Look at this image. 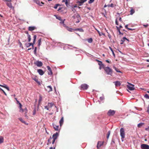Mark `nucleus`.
Listing matches in <instances>:
<instances>
[{
	"mask_svg": "<svg viewBox=\"0 0 149 149\" xmlns=\"http://www.w3.org/2000/svg\"><path fill=\"white\" fill-rule=\"evenodd\" d=\"M104 70L107 74L110 75L111 76L113 74L112 70L109 67H106L104 68Z\"/></svg>",
	"mask_w": 149,
	"mask_h": 149,
	"instance_id": "nucleus-1",
	"label": "nucleus"
},
{
	"mask_svg": "<svg viewBox=\"0 0 149 149\" xmlns=\"http://www.w3.org/2000/svg\"><path fill=\"white\" fill-rule=\"evenodd\" d=\"M120 135L121 137V139L123 141V139L125 138V130L123 128H121L120 130Z\"/></svg>",
	"mask_w": 149,
	"mask_h": 149,
	"instance_id": "nucleus-2",
	"label": "nucleus"
},
{
	"mask_svg": "<svg viewBox=\"0 0 149 149\" xmlns=\"http://www.w3.org/2000/svg\"><path fill=\"white\" fill-rule=\"evenodd\" d=\"M72 18L74 19H75L76 18L77 19V21L76 23H78L80 21V15L77 13L73 15Z\"/></svg>",
	"mask_w": 149,
	"mask_h": 149,
	"instance_id": "nucleus-3",
	"label": "nucleus"
},
{
	"mask_svg": "<svg viewBox=\"0 0 149 149\" xmlns=\"http://www.w3.org/2000/svg\"><path fill=\"white\" fill-rule=\"evenodd\" d=\"M127 83L128 84V85H127V87L129 90L130 91H132L135 89L134 88V86L133 85L131 84L128 82H127Z\"/></svg>",
	"mask_w": 149,
	"mask_h": 149,
	"instance_id": "nucleus-4",
	"label": "nucleus"
},
{
	"mask_svg": "<svg viewBox=\"0 0 149 149\" xmlns=\"http://www.w3.org/2000/svg\"><path fill=\"white\" fill-rule=\"evenodd\" d=\"M88 86L86 84H82L80 87V89L81 90H86L87 89Z\"/></svg>",
	"mask_w": 149,
	"mask_h": 149,
	"instance_id": "nucleus-5",
	"label": "nucleus"
},
{
	"mask_svg": "<svg viewBox=\"0 0 149 149\" xmlns=\"http://www.w3.org/2000/svg\"><path fill=\"white\" fill-rule=\"evenodd\" d=\"M4 1H7L6 3L7 6L11 9H14V7L12 6V3H11V0L8 1L7 0H4Z\"/></svg>",
	"mask_w": 149,
	"mask_h": 149,
	"instance_id": "nucleus-6",
	"label": "nucleus"
},
{
	"mask_svg": "<svg viewBox=\"0 0 149 149\" xmlns=\"http://www.w3.org/2000/svg\"><path fill=\"white\" fill-rule=\"evenodd\" d=\"M37 36L36 35H34L33 37V43H29V45L30 46L32 45V47H33V45L35 44L36 39Z\"/></svg>",
	"mask_w": 149,
	"mask_h": 149,
	"instance_id": "nucleus-7",
	"label": "nucleus"
},
{
	"mask_svg": "<svg viewBox=\"0 0 149 149\" xmlns=\"http://www.w3.org/2000/svg\"><path fill=\"white\" fill-rule=\"evenodd\" d=\"M115 113V111L110 109L108 111L107 114L109 116H112L114 115Z\"/></svg>",
	"mask_w": 149,
	"mask_h": 149,
	"instance_id": "nucleus-8",
	"label": "nucleus"
},
{
	"mask_svg": "<svg viewBox=\"0 0 149 149\" xmlns=\"http://www.w3.org/2000/svg\"><path fill=\"white\" fill-rule=\"evenodd\" d=\"M141 149H149V146L146 144H143L141 146Z\"/></svg>",
	"mask_w": 149,
	"mask_h": 149,
	"instance_id": "nucleus-9",
	"label": "nucleus"
},
{
	"mask_svg": "<svg viewBox=\"0 0 149 149\" xmlns=\"http://www.w3.org/2000/svg\"><path fill=\"white\" fill-rule=\"evenodd\" d=\"M47 68L48 70V74L49 75H52L53 72L50 67L49 66H47Z\"/></svg>",
	"mask_w": 149,
	"mask_h": 149,
	"instance_id": "nucleus-10",
	"label": "nucleus"
},
{
	"mask_svg": "<svg viewBox=\"0 0 149 149\" xmlns=\"http://www.w3.org/2000/svg\"><path fill=\"white\" fill-rule=\"evenodd\" d=\"M34 64L38 67H41L42 65L43 64L41 61H37Z\"/></svg>",
	"mask_w": 149,
	"mask_h": 149,
	"instance_id": "nucleus-11",
	"label": "nucleus"
},
{
	"mask_svg": "<svg viewBox=\"0 0 149 149\" xmlns=\"http://www.w3.org/2000/svg\"><path fill=\"white\" fill-rule=\"evenodd\" d=\"M46 90L48 92L51 91L52 90V88L50 86H47L45 88Z\"/></svg>",
	"mask_w": 149,
	"mask_h": 149,
	"instance_id": "nucleus-12",
	"label": "nucleus"
},
{
	"mask_svg": "<svg viewBox=\"0 0 149 149\" xmlns=\"http://www.w3.org/2000/svg\"><path fill=\"white\" fill-rule=\"evenodd\" d=\"M62 2H65L67 7H68L69 6L70 3V0H63Z\"/></svg>",
	"mask_w": 149,
	"mask_h": 149,
	"instance_id": "nucleus-13",
	"label": "nucleus"
},
{
	"mask_svg": "<svg viewBox=\"0 0 149 149\" xmlns=\"http://www.w3.org/2000/svg\"><path fill=\"white\" fill-rule=\"evenodd\" d=\"M98 65H99V69L100 70H101L102 68L104 69V68L106 67H105V66L104 64H103L102 62H101L100 63H98Z\"/></svg>",
	"mask_w": 149,
	"mask_h": 149,
	"instance_id": "nucleus-14",
	"label": "nucleus"
},
{
	"mask_svg": "<svg viewBox=\"0 0 149 149\" xmlns=\"http://www.w3.org/2000/svg\"><path fill=\"white\" fill-rule=\"evenodd\" d=\"M53 125L54 127V130L56 131H59V127L58 125H57L55 123L53 124Z\"/></svg>",
	"mask_w": 149,
	"mask_h": 149,
	"instance_id": "nucleus-15",
	"label": "nucleus"
},
{
	"mask_svg": "<svg viewBox=\"0 0 149 149\" xmlns=\"http://www.w3.org/2000/svg\"><path fill=\"white\" fill-rule=\"evenodd\" d=\"M80 1H78L77 2V4L79 6H81L82 4L85 1H86V0H80Z\"/></svg>",
	"mask_w": 149,
	"mask_h": 149,
	"instance_id": "nucleus-16",
	"label": "nucleus"
},
{
	"mask_svg": "<svg viewBox=\"0 0 149 149\" xmlns=\"http://www.w3.org/2000/svg\"><path fill=\"white\" fill-rule=\"evenodd\" d=\"M58 136V133L56 132L54 134L52 135V139H54L56 140L57 138V137Z\"/></svg>",
	"mask_w": 149,
	"mask_h": 149,
	"instance_id": "nucleus-17",
	"label": "nucleus"
},
{
	"mask_svg": "<svg viewBox=\"0 0 149 149\" xmlns=\"http://www.w3.org/2000/svg\"><path fill=\"white\" fill-rule=\"evenodd\" d=\"M103 143L102 142L99 141L97 144V148L98 149L99 148L103 145Z\"/></svg>",
	"mask_w": 149,
	"mask_h": 149,
	"instance_id": "nucleus-18",
	"label": "nucleus"
},
{
	"mask_svg": "<svg viewBox=\"0 0 149 149\" xmlns=\"http://www.w3.org/2000/svg\"><path fill=\"white\" fill-rule=\"evenodd\" d=\"M113 83L115 84L116 87L120 86L121 85V83L120 81H116L113 82Z\"/></svg>",
	"mask_w": 149,
	"mask_h": 149,
	"instance_id": "nucleus-19",
	"label": "nucleus"
},
{
	"mask_svg": "<svg viewBox=\"0 0 149 149\" xmlns=\"http://www.w3.org/2000/svg\"><path fill=\"white\" fill-rule=\"evenodd\" d=\"M37 72L41 75H43L44 73V72L42 69H39L38 70Z\"/></svg>",
	"mask_w": 149,
	"mask_h": 149,
	"instance_id": "nucleus-20",
	"label": "nucleus"
},
{
	"mask_svg": "<svg viewBox=\"0 0 149 149\" xmlns=\"http://www.w3.org/2000/svg\"><path fill=\"white\" fill-rule=\"evenodd\" d=\"M36 29V27L35 26H29L28 28V30L29 31H31Z\"/></svg>",
	"mask_w": 149,
	"mask_h": 149,
	"instance_id": "nucleus-21",
	"label": "nucleus"
},
{
	"mask_svg": "<svg viewBox=\"0 0 149 149\" xmlns=\"http://www.w3.org/2000/svg\"><path fill=\"white\" fill-rule=\"evenodd\" d=\"M0 86L4 88H6L8 91H9L10 90L9 89V87L6 84H3V85H1L0 84Z\"/></svg>",
	"mask_w": 149,
	"mask_h": 149,
	"instance_id": "nucleus-22",
	"label": "nucleus"
},
{
	"mask_svg": "<svg viewBox=\"0 0 149 149\" xmlns=\"http://www.w3.org/2000/svg\"><path fill=\"white\" fill-rule=\"evenodd\" d=\"M20 111L22 112H24L25 113H26L27 112V110L26 108H25L24 109H23L22 108L20 109Z\"/></svg>",
	"mask_w": 149,
	"mask_h": 149,
	"instance_id": "nucleus-23",
	"label": "nucleus"
},
{
	"mask_svg": "<svg viewBox=\"0 0 149 149\" xmlns=\"http://www.w3.org/2000/svg\"><path fill=\"white\" fill-rule=\"evenodd\" d=\"M126 40L128 41H129V40L128 39H127L126 37H123L122 39L121 40V41H122V42L120 43L121 44H122L123 43V42H125V40Z\"/></svg>",
	"mask_w": 149,
	"mask_h": 149,
	"instance_id": "nucleus-24",
	"label": "nucleus"
},
{
	"mask_svg": "<svg viewBox=\"0 0 149 149\" xmlns=\"http://www.w3.org/2000/svg\"><path fill=\"white\" fill-rule=\"evenodd\" d=\"M63 123V118L62 117L59 121L60 125L61 126Z\"/></svg>",
	"mask_w": 149,
	"mask_h": 149,
	"instance_id": "nucleus-25",
	"label": "nucleus"
},
{
	"mask_svg": "<svg viewBox=\"0 0 149 149\" xmlns=\"http://www.w3.org/2000/svg\"><path fill=\"white\" fill-rule=\"evenodd\" d=\"M74 31H79L80 32H83L84 31L83 29L82 28H77L74 29Z\"/></svg>",
	"mask_w": 149,
	"mask_h": 149,
	"instance_id": "nucleus-26",
	"label": "nucleus"
},
{
	"mask_svg": "<svg viewBox=\"0 0 149 149\" xmlns=\"http://www.w3.org/2000/svg\"><path fill=\"white\" fill-rule=\"evenodd\" d=\"M52 138L51 137H50L48 140V143L47 144L48 145L51 143V140H52Z\"/></svg>",
	"mask_w": 149,
	"mask_h": 149,
	"instance_id": "nucleus-27",
	"label": "nucleus"
},
{
	"mask_svg": "<svg viewBox=\"0 0 149 149\" xmlns=\"http://www.w3.org/2000/svg\"><path fill=\"white\" fill-rule=\"evenodd\" d=\"M66 29L67 30L70 32H72L73 30H74V29H72L71 28H69L68 26V27H66Z\"/></svg>",
	"mask_w": 149,
	"mask_h": 149,
	"instance_id": "nucleus-28",
	"label": "nucleus"
},
{
	"mask_svg": "<svg viewBox=\"0 0 149 149\" xmlns=\"http://www.w3.org/2000/svg\"><path fill=\"white\" fill-rule=\"evenodd\" d=\"M3 142V138L2 136H0V144Z\"/></svg>",
	"mask_w": 149,
	"mask_h": 149,
	"instance_id": "nucleus-29",
	"label": "nucleus"
},
{
	"mask_svg": "<svg viewBox=\"0 0 149 149\" xmlns=\"http://www.w3.org/2000/svg\"><path fill=\"white\" fill-rule=\"evenodd\" d=\"M97 31L98 33L100 36H101L102 35L105 36L104 33H103L102 32H100L98 30H97Z\"/></svg>",
	"mask_w": 149,
	"mask_h": 149,
	"instance_id": "nucleus-30",
	"label": "nucleus"
},
{
	"mask_svg": "<svg viewBox=\"0 0 149 149\" xmlns=\"http://www.w3.org/2000/svg\"><path fill=\"white\" fill-rule=\"evenodd\" d=\"M42 39L40 38L38 40V46L39 47L41 45Z\"/></svg>",
	"mask_w": 149,
	"mask_h": 149,
	"instance_id": "nucleus-31",
	"label": "nucleus"
},
{
	"mask_svg": "<svg viewBox=\"0 0 149 149\" xmlns=\"http://www.w3.org/2000/svg\"><path fill=\"white\" fill-rule=\"evenodd\" d=\"M130 14L132 15L135 12V10L134 9H132L130 10Z\"/></svg>",
	"mask_w": 149,
	"mask_h": 149,
	"instance_id": "nucleus-32",
	"label": "nucleus"
},
{
	"mask_svg": "<svg viewBox=\"0 0 149 149\" xmlns=\"http://www.w3.org/2000/svg\"><path fill=\"white\" fill-rule=\"evenodd\" d=\"M54 105V104L52 103H48V106L49 108H51Z\"/></svg>",
	"mask_w": 149,
	"mask_h": 149,
	"instance_id": "nucleus-33",
	"label": "nucleus"
},
{
	"mask_svg": "<svg viewBox=\"0 0 149 149\" xmlns=\"http://www.w3.org/2000/svg\"><path fill=\"white\" fill-rule=\"evenodd\" d=\"M87 40L88 42L90 43H92L93 41L92 39L91 38L88 39Z\"/></svg>",
	"mask_w": 149,
	"mask_h": 149,
	"instance_id": "nucleus-34",
	"label": "nucleus"
},
{
	"mask_svg": "<svg viewBox=\"0 0 149 149\" xmlns=\"http://www.w3.org/2000/svg\"><path fill=\"white\" fill-rule=\"evenodd\" d=\"M27 37H28V42H30L31 40V36L29 34H28L27 35Z\"/></svg>",
	"mask_w": 149,
	"mask_h": 149,
	"instance_id": "nucleus-35",
	"label": "nucleus"
},
{
	"mask_svg": "<svg viewBox=\"0 0 149 149\" xmlns=\"http://www.w3.org/2000/svg\"><path fill=\"white\" fill-rule=\"evenodd\" d=\"M113 68L115 69V70H116V71L118 72H120L121 73V72L117 68L115 67L114 66L113 67Z\"/></svg>",
	"mask_w": 149,
	"mask_h": 149,
	"instance_id": "nucleus-36",
	"label": "nucleus"
},
{
	"mask_svg": "<svg viewBox=\"0 0 149 149\" xmlns=\"http://www.w3.org/2000/svg\"><path fill=\"white\" fill-rule=\"evenodd\" d=\"M36 113V109L35 108L34 109L33 112V115L34 116Z\"/></svg>",
	"mask_w": 149,
	"mask_h": 149,
	"instance_id": "nucleus-37",
	"label": "nucleus"
},
{
	"mask_svg": "<svg viewBox=\"0 0 149 149\" xmlns=\"http://www.w3.org/2000/svg\"><path fill=\"white\" fill-rule=\"evenodd\" d=\"M109 48L111 50V51L112 52V54H113V56L115 57V54H114V52L113 51V49H112V48L110 47H109Z\"/></svg>",
	"mask_w": 149,
	"mask_h": 149,
	"instance_id": "nucleus-38",
	"label": "nucleus"
},
{
	"mask_svg": "<svg viewBox=\"0 0 149 149\" xmlns=\"http://www.w3.org/2000/svg\"><path fill=\"white\" fill-rule=\"evenodd\" d=\"M144 97L145 98H146L147 99H149V96L148 95V94H146L145 95Z\"/></svg>",
	"mask_w": 149,
	"mask_h": 149,
	"instance_id": "nucleus-39",
	"label": "nucleus"
},
{
	"mask_svg": "<svg viewBox=\"0 0 149 149\" xmlns=\"http://www.w3.org/2000/svg\"><path fill=\"white\" fill-rule=\"evenodd\" d=\"M110 134V131H109L107 133V138L108 139Z\"/></svg>",
	"mask_w": 149,
	"mask_h": 149,
	"instance_id": "nucleus-40",
	"label": "nucleus"
},
{
	"mask_svg": "<svg viewBox=\"0 0 149 149\" xmlns=\"http://www.w3.org/2000/svg\"><path fill=\"white\" fill-rule=\"evenodd\" d=\"M56 146V144H55L54 146H53V147H51L49 148L50 149H55Z\"/></svg>",
	"mask_w": 149,
	"mask_h": 149,
	"instance_id": "nucleus-41",
	"label": "nucleus"
},
{
	"mask_svg": "<svg viewBox=\"0 0 149 149\" xmlns=\"http://www.w3.org/2000/svg\"><path fill=\"white\" fill-rule=\"evenodd\" d=\"M36 81L38 83L40 84V82L38 81V79L36 78H35L33 79Z\"/></svg>",
	"mask_w": 149,
	"mask_h": 149,
	"instance_id": "nucleus-42",
	"label": "nucleus"
},
{
	"mask_svg": "<svg viewBox=\"0 0 149 149\" xmlns=\"http://www.w3.org/2000/svg\"><path fill=\"white\" fill-rule=\"evenodd\" d=\"M19 120L23 123H24L25 124H26L25 123V122L21 118H20L19 119Z\"/></svg>",
	"mask_w": 149,
	"mask_h": 149,
	"instance_id": "nucleus-43",
	"label": "nucleus"
},
{
	"mask_svg": "<svg viewBox=\"0 0 149 149\" xmlns=\"http://www.w3.org/2000/svg\"><path fill=\"white\" fill-rule=\"evenodd\" d=\"M36 0V3L38 4L40 6H41L40 5V2L38 0Z\"/></svg>",
	"mask_w": 149,
	"mask_h": 149,
	"instance_id": "nucleus-44",
	"label": "nucleus"
},
{
	"mask_svg": "<svg viewBox=\"0 0 149 149\" xmlns=\"http://www.w3.org/2000/svg\"><path fill=\"white\" fill-rule=\"evenodd\" d=\"M113 3H111L110 5H107V6L108 7H113Z\"/></svg>",
	"mask_w": 149,
	"mask_h": 149,
	"instance_id": "nucleus-45",
	"label": "nucleus"
},
{
	"mask_svg": "<svg viewBox=\"0 0 149 149\" xmlns=\"http://www.w3.org/2000/svg\"><path fill=\"white\" fill-rule=\"evenodd\" d=\"M36 51H37V47H36L35 48V49L34 51V53L35 54H36Z\"/></svg>",
	"mask_w": 149,
	"mask_h": 149,
	"instance_id": "nucleus-46",
	"label": "nucleus"
},
{
	"mask_svg": "<svg viewBox=\"0 0 149 149\" xmlns=\"http://www.w3.org/2000/svg\"><path fill=\"white\" fill-rule=\"evenodd\" d=\"M44 107H45V109H46L47 110H49V107L48 106H45Z\"/></svg>",
	"mask_w": 149,
	"mask_h": 149,
	"instance_id": "nucleus-47",
	"label": "nucleus"
},
{
	"mask_svg": "<svg viewBox=\"0 0 149 149\" xmlns=\"http://www.w3.org/2000/svg\"><path fill=\"white\" fill-rule=\"evenodd\" d=\"M94 1V0H90L88 3H92Z\"/></svg>",
	"mask_w": 149,
	"mask_h": 149,
	"instance_id": "nucleus-48",
	"label": "nucleus"
},
{
	"mask_svg": "<svg viewBox=\"0 0 149 149\" xmlns=\"http://www.w3.org/2000/svg\"><path fill=\"white\" fill-rule=\"evenodd\" d=\"M115 23H116V24L117 25H118V20H117V19H116V20H115Z\"/></svg>",
	"mask_w": 149,
	"mask_h": 149,
	"instance_id": "nucleus-49",
	"label": "nucleus"
},
{
	"mask_svg": "<svg viewBox=\"0 0 149 149\" xmlns=\"http://www.w3.org/2000/svg\"><path fill=\"white\" fill-rule=\"evenodd\" d=\"M59 4H56L55 5V6H54V8L55 9H56L58 7V6H59Z\"/></svg>",
	"mask_w": 149,
	"mask_h": 149,
	"instance_id": "nucleus-50",
	"label": "nucleus"
},
{
	"mask_svg": "<svg viewBox=\"0 0 149 149\" xmlns=\"http://www.w3.org/2000/svg\"><path fill=\"white\" fill-rule=\"evenodd\" d=\"M143 124L141 123H139L138 125V127H140Z\"/></svg>",
	"mask_w": 149,
	"mask_h": 149,
	"instance_id": "nucleus-51",
	"label": "nucleus"
},
{
	"mask_svg": "<svg viewBox=\"0 0 149 149\" xmlns=\"http://www.w3.org/2000/svg\"><path fill=\"white\" fill-rule=\"evenodd\" d=\"M25 45L26 46V47H30V45H29V43H26L25 44Z\"/></svg>",
	"mask_w": 149,
	"mask_h": 149,
	"instance_id": "nucleus-52",
	"label": "nucleus"
},
{
	"mask_svg": "<svg viewBox=\"0 0 149 149\" xmlns=\"http://www.w3.org/2000/svg\"><path fill=\"white\" fill-rule=\"evenodd\" d=\"M42 101V98L41 97H40L39 100V103H40Z\"/></svg>",
	"mask_w": 149,
	"mask_h": 149,
	"instance_id": "nucleus-53",
	"label": "nucleus"
},
{
	"mask_svg": "<svg viewBox=\"0 0 149 149\" xmlns=\"http://www.w3.org/2000/svg\"><path fill=\"white\" fill-rule=\"evenodd\" d=\"M95 61H97V62H98V63H100L101 62H102L98 60H97V59H96L95 60Z\"/></svg>",
	"mask_w": 149,
	"mask_h": 149,
	"instance_id": "nucleus-54",
	"label": "nucleus"
},
{
	"mask_svg": "<svg viewBox=\"0 0 149 149\" xmlns=\"http://www.w3.org/2000/svg\"><path fill=\"white\" fill-rule=\"evenodd\" d=\"M56 18L57 19H58V20H61V18L60 17H56Z\"/></svg>",
	"mask_w": 149,
	"mask_h": 149,
	"instance_id": "nucleus-55",
	"label": "nucleus"
},
{
	"mask_svg": "<svg viewBox=\"0 0 149 149\" xmlns=\"http://www.w3.org/2000/svg\"><path fill=\"white\" fill-rule=\"evenodd\" d=\"M19 105L20 109H21V108H22V104H21V103H19Z\"/></svg>",
	"mask_w": 149,
	"mask_h": 149,
	"instance_id": "nucleus-56",
	"label": "nucleus"
},
{
	"mask_svg": "<svg viewBox=\"0 0 149 149\" xmlns=\"http://www.w3.org/2000/svg\"><path fill=\"white\" fill-rule=\"evenodd\" d=\"M113 143H115V141L114 140H112V141H111V145H113Z\"/></svg>",
	"mask_w": 149,
	"mask_h": 149,
	"instance_id": "nucleus-57",
	"label": "nucleus"
},
{
	"mask_svg": "<svg viewBox=\"0 0 149 149\" xmlns=\"http://www.w3.org/2000/svg\"><path fill=\"white\" fill-rule=\"evenodd\" d=\"M145 130L146 131H149V126L148 127L146 128L145 129Z\"/></svg>",
	"mask_w": 149,
	"mask_h": 149,
	"instance_id": "nucleus-58",
	"label": "nucleus"
},
{
	"mask_svg": "<svg viewBox=\"0 0 149 149\" xmlns=\"http://www.w3.org/2000/svg\"><path fill=\"white\" fill-rule=\"evenodd\" d=\"M148 26V24H147L146 25H143V26L145 27H147V26Z\"/></svg>",
	"mask_w": 149,
	"mask_h": 149,
	"instance_id": "nucleus-59",
	"label": "nucleus"
},
{
	"mask_svg": "<svg viewBox=\"0 0 149 149\" xmlns=\"http://www.w3.org/2000/svg\"><path fill=\"white\" fill-rule=\"evenodd\" d=\"M56 140H54V139H53V141H52V144H54L55 142V141Z\"/></svg>",
	"mask_w": 149,
	"mask_h": 149,
	"instance_id": "nucleus-60",
	"label": "nucleus"
},
{
	"mask_svg": "<svg viewBox=\"0 0 149 149\" xmlns=\"http://www.w3.org/2000/svg\"><path fill=\"white\" fill-rule=\"evenodd\" d=\"M63 26L66 29V27H68V26H66V25L65 24H63Z\"/></svg>",
	"mask_w": 149,
	"mask_h": 149,
	"instance_id": "nucleus-61",
	"label": "nucleus"
},
{
	"mask_svg": "<svg viewBox=\"0 0 149 149\" xmlns=\"http://www.w3.org/2000/svg\"><path fill=\"white\" fill-rule=\"evenodd\" d=\"M128 25L127 24V25H126L125 26V27L127 29H129V28L128 27Z\"/></svg>",
	"mask_w": 149,
	"mask_h": 149,
	"instance_id": "nucleus-62",
	"label": "nucleus"
},
{
	"mask_svg": "<svg viewBox=\"0 0 149 149\" xmlns=\"http://www.w3.org/2000/svg\"><path fill=\"white\" fill-rule=\"evenodd\" d=\"M117 29L118 30V31H119V30H120V29L119 27H118L116 26Z\"/></svg>",
	"mask_w": 149,
	"mask_h": 149,
	"instance_id": "nucleus-63",
	"label": "nucleus"
},
{
	"mask_svg": "<svg viewBox=\"0 0 149 149\" xmlns=\"http://www.w3.org/2000/svg\"><path fill=\"white\" fill-rule=\"evenodd\" d=\"M106 61L107 62V63H111V62L110 61H109L108 60H106Z\"/></svg>",
	"mask_w": 149,
	"mask_h": 149,
	"instance_id": "nucleus-64",
	"label": "nucleus"
}]
</instances>
